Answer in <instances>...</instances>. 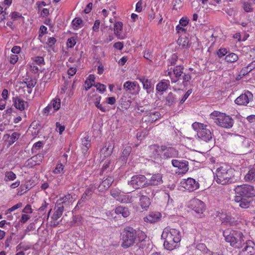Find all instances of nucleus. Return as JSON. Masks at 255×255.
<instances>
[{
  "label": "nucleus",
  "mask_w": 255,
  "mask_h": 255,
  "mask_svg": "<svg viewBox=\"0 0 255 255\" xmlns=\"http://www.w3.org/2000/svg\"><path fill=\"white\" fill-rule=\"evenodd\" d=\"M235 201L239 203V206L242 208H247L250 206V202L245 198L241 197L240 196H236Z\"/></svg>",
  "instance_id": "obj_28"
},
{
  "label": "nucleus",
  "mask_w": 255,
  "mask_h": 255,
  "mask_svg": "<svg viewBox=\"0 0 255 255\" xmlns=\"http://www.w3.org/2000/svg\"><path fill=\"white\" fill-rule=\"evenodd\" d=\"M192 89H189L186 93L184 94L183 97H182V99L180 101V103L183 104L186 100L188 98V97L189 96V95L192 93Z\"/></svg>",
  "instance_id": "obj_56"
},
{
  "label": "nucleus",
  "mask_w": 255,
  "mask_h": 255,
  "mask_svg": "<svg viewBox=\"0 0 255 255\" xmlns=\"http://www.w3.org/2000/svg\"><path fill=\"white\" fill-rule=\"evenodd\" d=\"M75 195H72L70 194H68L58 200L57 202L56 205L59 206H67L74 202L75 201Z\"/></svg>",
  "instance_id": "obj_18"
},
{
  "label": "nucleus",
  "mask_w": 255,
  "mask_h": 255,
  "mask_svg": "<svg viewBox=\"0 0 255 255\" xmlns=\"http://www.w3.org/2000/svg\"><path fill=\"white\" fill-rule=\"evenodd\" d=\"M114 181V178L113 176H108L106 179H103L97 188L99 192H104L110 187Z\"/></svg>",
  "instance_id": "obj_19"
},
{
  "label": "nucleus",
  "mask_w": 255,
  "mask_h": 255,
  "mask_svg": "<svg viewBox=\"0 0 255 255\" xmlns=\"http://www.w3.org/2000/svg\"><path fill=\"white\" fill-rule=\"evenodd\" d=\"M131 151V148L130 146H127L125 148L122 152V155L121 157L122 161L126 162L128 157L129 156Z\"/></svg>",
  "instance_id": "obj_39"
},
{
  "label": "nucleus",
  "mask_w": 255,
  "mask_h": 255,
  "mask_svg": "<svg viewBox=\"0 0 255 255\" xmlns=\"http://www.w3.org/2000/svg\"><path fill=\"white\" fill-rule=\"evenodd\" d=\"M253 94L247 90L245 93L241 94L235 101L236 104L242 106H247L250 102L253 101Z\"/></svg>",
  "instance_id": "obj_10"
},
{
  "label": "nucleus",
  "mask_w": 255,
  "mask_h": 255,
  "mask_svg": "<svg viewBox=\"0 0 255 255\" xmlns=\"http://www.w3.org/2000/svg\"><path fill=\"white\" fill-rule=\"evenodd\" d=\"M94 86L97 88L98 90L100 92H104L106 90V87L105 85L97 83L94 85Z\"/></svg>",
  "instance_id": "obj_54"
},
{
  "label": "nucleus",
  "mask_w": 255,
  "mask_h": 255,
  "mask_svg": "<svg viewBox=\"0 0 255 255\" xmlns=\"http://www.w3.org/2000/svg\"><path fill=\"white\" fill-rule=\"evenodd\" d=\"M36 83V82L32 79H25V81L22 82L21 84L23 88L26 87L28 89H31L35 86Z\"/></svg>",
  "instance_id": "obj_34"
},
{
  "label": "nucleus",
  "mask_w": 255,
  "mask_h": 255,
  "mask_svg": "<svg viewBox=\"0 0 255 255\" xmlns=\"http://www.w3.org/2000/svg\"><path fill=\"white\" fill-rule=\"evenodd\" d=\"M172 165L174 167L178 168L181 170L182 173H186L188 169V162L183 159H173L171 161Z\"/></svg>",
  "instance_id": "obj_15"
},
{
  "label": "nucleus",
  "mask_w": 255,
  "mask_h": 255,
  "mask_svg": "<svg viewBox=\"0 0 255 255\" xmlns=\"http://www.w3.org/2000/svg\"><path fill=\"white\" fill-rule=\"evenodd\" d=\"M113 149V147L112 146L109 145L108 147H107V146L106 145L105 147L102 149V151L104 152L107 151V155H110L112 153Z\"/></svg>",
  "instance_id": "obj_58"
},
{
  "label": "nucleus",
  "mask_w": 255,
  "mask_h": 255,
  "mask_svg": "<svg viewBox=\"0 0 255 255\" xmlns=\"http://www.w3.org/2000/svg\"><path fill=\"white\" fill-rule=\"evenodd\" d=\"M162 178V175L159 173L152 175L150 178H146V187L161 185L163 182Z\"/></svg>",
  "instance_id": "obj_16"
},
{
  "label": "nucleus",
  "mask_w": 255,
  "mask_h": 255,
  "mask_svg": "<svg viewBox=\"0 0 255 255\" xmlns=\"http://www.w3.org/2000/svg\"><path fill=\"white\" fill-rule=\"evenodd\" d=\"M228 53V51L227 49L224 48H221L217 51V54L220 58L227 55Z\"/></svg>",
  "instance_id": "obj_47"
},
{
  "label": "nucleus",
  "mask_w": 255,
  "mask_h": 255,
  "mask_svg": "<svg viewBox=\"0 0 255 255\" xmlns=\"http://www.w3.org/2000/svg\"><path fill=\"white\" fill-rule=\"evenodd\" d=\"M236 196L243 198H252L255 196V189L254 186L248 184L238 185L234 189Z\"/></svg>",
  "instance_id": "obj_8"
},
{
  "label": "nucleus",
  "mask_w": 255,
  "mask_h": 255,
  "mask_svg": "<svg viewBox=\"0 0 255 255\" xmlns=\"http://www.w3.org/2000/svg\"><path fill=\"white\" fill-rule=\"evenodd\" d=\"M115 213L118 215H122L124 217L126 218L129 215L130 212L127 207L119 206L115 209Z\"/></svg>",
  "instance_id": "obj_30"
},
{
  "label": "nucleus",
  "mask_w": 255,
  "mask_h": 255,
  "mask_svg": "<svg viewBox=\"0 0 255 255\" xmlns=\"http://www.w3.org/2000/svg\"><path fill=\"white\" fill-rule=\"evenodd\" d=\"M82 21L83 20L81 18L76 17L73 20L72 23L73 26L78 27L82 23Z\"/></svg>",
  "instance_id": "obj_55"
},
{
  "label": "nucleus",
  "mask_w": 255,
  "mask_h": 255,
  "mask_svg": "<svg viewBox=\"0 0 255 255\" xmlns=\"http://www.w3.org/2000/svg\"><path fill=\"white\" fill-rule=\"evenodd\" d=\"M43 142L39 141L34 144L32 148V150L33 151H36L37 150L39 149L43 146Z\"/></svg>",
  "instance_id": "obj_52"
},
{
  "label": "nucleus",
  "mask_w": 255,
  "mask_h": 255,
  "mask_svg": "<svg viewBox=\"0 0 255 255\" xmlns=\"http://www.w3.org/2000/svg\"><path fill=\"white\" fill-rule=\"evenodd\" d=\"M111 161L110 160H106L103 165L100 174L104 175L107 173L109 171H111L112 166L110 167Z\"/></svg>",
  "instance_id": "obj_38"
},
{
  "label": "nucleus",
  "mask_w": 255,
  "mask_h": 255,
  "mask_svg": "<svg viewBox=\"0 0 255 255\" xmlns=\"http://www.w3.org/2000/svg\"><path fill=\"white\" fill-rule=\"evenodd\" d=\"M161 217V214L159 212H151L147 217V221L151 223L157 221Z\"/></svg>",
  "instance_id": "obj_29"
},
{
  "label": "nucleus",
  "mask_w": 255,
  "mask_h": 255,
  "mask_svg": "<svg viewBox=\"0 0 255 255\" xmlns=\"http://www.w3.org/2000/svg\"><path fill=\"white\" fill-rule=\"evenodd\" d=\"M178 44L181 45L183 47H186L188 46V41L186 38H181L178 39L177 41Z\"/></svg>",
  "instance_id": "obj_49"
},
{
  "label": "nucleus",
  "mask_w": 255,
  "mask_h": 255,
  "mask_svg": "<svg viewBox=\"0 0 255 255\" xmlns=\"http://www.w3.org/2000/svg\"><path fill=\"white\" fill-rule=\"evenodd\" d=\"M143 56L145 59L149 60L150 61H152L153 56L149 50L147 49L145 50Z\"/></svg>",
  "instance_id": "obj_53"
},
{
  "label": "nucleus",
  "mask_w": 255,
  "mask_h": 255,
  "mask_svg": "<svg viewBox=\"0 0 255 255\" xmlns=\"http://www.w3.org/2000/svg\"><path fill=\"white\" fill-rule=\"evenodd\" d=\"M123 24L122 22H117L114 24V33L118 38H122L120 36L123 29Z\"/></svg>",
  "instance_id": "obj_31"
},
{
  "label": "nucleus",
  "mask_w": 255,
  "mask_h": 255,
  "mask_svg": "<svg viewBox=\"0 0 255 255\" xmlns=\"http://www.w3.org/2000/svg\"><path fill=\"white\" fill-rule=\"evenodd\" d=\"M149 114L147 120L151 123L157 121L161 116L160 113H149Z\"/></svg>",
  "instance_id": "obj_42"
},
{
  "label": "nucleus",
  "mask_w": 255,
  "mask_h": 255,
  "mask_svg": "<svg viewBox=\"0 0 255 255\" xmlns=\"http://www.w3.org/2000/svg\"><path fill=\"white\" fill-rule=\"evenodd\" d=\"M234 170L229 165L224 164L216 169L214 179L221 185L229 184L233 182Z\"/></svg>",
  "instance_id": "obj_3"
},
{
  "label": "nucleus",
  "mask_w": 255,
  "mask_h": 255,
  "mask_svg": "<svg viewBox=\"0 0 255 255\" xmlns=\"http://www.w3.org/2000/svg\"><path fill=\"white\" fill-rule=\"evenodd\" d=\"M55 209L56 211L51 217L53 226L54 227L57 226L59 224V222L58 220L62 215L64 211V206H59L56 205Z\"/></svg>",
  "instance_id": "obj_20"
},
{
  "label": "nucleus",
  "mask_w": 255,
  "mask_h": 255,
  "mask_svg": "<svg viewBox=\"0 0 255 255\" xmlns=\"http://www.w3.org/2000/svg\"><path fill=\"white\" fill-rule=\"evenodd\" d=\"M176 102V99L172 92H170L166 97V105L171 106Z\"/></svg>",
  "instance_id": "obj_33"
},
{
  "label": "nucleus",
  "mask_w": 255,
  "mask_h": 255,
  "mask_svg": "<svg viewBox=\"0 0 255 255\" xmlns=\"http://www.w3.org/2000/svg\"><path fill=\"white\" fill-rule=\"evenodd\" d=\"M100 20H96L95 21V23H94V26H93V30L95 31V32H97L99 31V26H100Z\"/></svg>",
  "instance_id": "obj_63"
},
{
  "label": "nucleus",
  "mask_w": 255,
  "mask_h": 255,
  "mask_svg": "<svg viewBox=\"0 0 255 255\" xmlns=\"http://www.w3.org/2000/svg\"><path fill=\"white\" fill-rule=\"evenodd\" d=\"M54 111L58 110L60 108L61 102L60 99L56 98L53 99L50 103Z\"/></svg>",
  "instance_id": "obj_45"
},
{
  "label": "nucleus",
  "mask_w": 255,
  "mask_h": 255,
  "mask_svg": "<svg viewBox=\"0 0 255 255\" xmlns=\"http://www.w3.org/2000/svg\"><path fill=\"white\" fill-rule=\"evenodd\" d=\"M121 247L128 249L132 247L139 240L136 230L132 227H125L121 233Z\"/></svg>",
  "instance_id": "obj_2"
},
{
  "label": "nucleus",
  "mask_w": 255,
  "mask_h": 255,
  "mask_svg": "<svg viewBox=\"0 0 255 255\" xmlns=\"http://www.w3.org/2000/svg\"><path fill=\"white\" fill-rule=\"evenodd\" d=\"M182 186L189 191H193L199 187V183L192 178L184 179L181 182Z\"/></svg>",
  "instance_id": "obj_12"
},
{
  "label": "nucleus",
  "mask_w": 255,
  "mask_h": 255,
  "mask_svg": "<svg viewBox=\"0 0 255 255\" xmlns=\"http://www.w3.org/2000/svg\"><path fill=\"white\" fill-rule=\"evenodd\" d=\"M254 251V247L252 245L248 244V243H246V246L242 250L241 253L243 254V255H252Z\"/></svg>",
  "instance_id": "obj_32"
},
{
  "label": "nucleus",
  "mask_w": 255,
  "mask_h": 255,
  "mask_svg": "<svg viewBox=\"0 0 255 255\" xmlns=\"http://www.w3.org/2000/svg\"><path fill=\"white\" fill-rule=\"evenodd\" d=\"M211 116H215L214 122L222 128H229L233 126V119L225 113H212Z\"/></svg>",
  "instance_id": "obj_6"
},
{
  "label": "nucleus",
  "mask_w": 255,
  "mask_h": 255,
  "mask_svg": "<svg viewBox=\"0 0 255 255\" xmlns=\"http://www.w3.org/2000/svg\"><path fill=\"white\" fill-rule=\"evenodd\" d=\"M161 238L164 240V248L167 250L171 251L178 247L181 236L178 230L167 227L164 229Z\"/></svg>",
  "instance_id": "obj_1"
},
{
  "label": "nucleus",
  "mask_w": 255,
  "mask_h": 255,
  "mask_svg": "<svg viewBox=\"0 0 255 255\" xmlns=\"http://www.w3.org/2000/svg\"><path fill=\"white\" fill-rule=\"evenodd\" d=\"M82 144L83 145L82 149L83 151H87L91 146L90 140L89 139V137H85L82 139Z\"/></svg>",
  "instance_id": "obj_41"
},
{
  "label": "nucleus",
  "mask_w": 255,
  "mask_h": 255,
  "mask_svg": "<svg viewBox=\"0 0 255 255\" xmlns=\"http://www.w3.org/2000/svg\"><path fill=\"white\" fill-rule=\"evenodd\" d=\"M235 141L236 143L237 148L240 154H246L251 151V144L252 141L245 136L236 135L235 137Z\"/></svg>",
  "instance_id": "obj_7"
},
{
  "label": "nucleus",
  "mask_w": 255,
  "mask_h": 255,
  "mask_svg": "<svg viewBox=\"0 0 255 255\" xmlns=\"http://www.w3.org/2000/svg\"><path fill=\"white\" fill-rule=\"evenodd\" d=\"M128 185L134 189L146 187V177L141 174L133 176L130 181H128Z\"/></svg>",
  "instance_id": "obj_9"
},
{
  "label": "nucleus",
  "mask_w": 255,
  "mask_h": 255,
  "mask_svg": "<svg viewBox=\"0 0 255 255\" xmlns=\"http://www.w3.org/2000/svg\"><path fill=\"white\" fill-rule=\"evenodd\" d=\"M111 195L116 200L124 203H130L132 201V197L129 195H124L117 190L111 191Z\"/></svg>",
  "instance_id": "obj_13"
},
{
  "label": "nucleus",
  "mask_w": 255,
  "mask_h": 255,
  "mask_svg": "<svg viewBox=\"0 0 255 255\" xmlns=\"http://www.w3.org/2000/svg\"><path fill=\"white\" fill-rule=\"evenodd\" d=\"M18 59L17 55L11 54L10 56L9 62L12 64H14L17 62Z\"/></svg>",
  "instance_id": "obj_59"
},
{
  "label": "nucleus",
  "mask_w": 255,
  "mask_h": 255,
  "mask_svg": "<svg viewBox=\"0 0 255 255\" xmlns=\"http://www.w3.org/2000/svg\"><path fill=\"white\" fill-rule=\"evenodd\" d=\"M136 84L135 82H132L128 81L125 82L124 84V88L127 91H135Z\"/></svg>",
  "instance_id": "obj_36"
},
{
  "label": "nucleus",
  "mask_w": 255,
  "mask_h": 255,
  "mask_svg": "<svg viewBox=\"0 0 255 255\" xmlns=\"http://www.w3.org/2000/svg\"><path fill=\"white\" fill-rule=\"evenodd\" d=\"M225 241L236 249H241L245 244L244 235L240 231L227 229L223 232Z\"/></svg>",
  "instance_id": "obj_4"
},
{
  "label": "nucleus",
  "mask_w": 255,
  "mask_h": 255,
  "mask_svg": "<svg viewBox=\"0 0 255 255\" xmlns=\"http://www.w3.org/2000/svg\"><path fill=\"white\" fill-rule=\"evenodd\" d=\"M137 79L142 84L143 88L147 90L148 93H149L152 87L151 81L144 76H141Z\"/></svg>",
  "instance_id": "obj_27"
},
{
  "label": "nucleus",
  "mask_w": 255,
  "mask_h": 255,
  "mask_svg": "<svg viewBox=\"0 0 255 255\" xmlns=\"http://www.w3.org/2000/svg\"><path fill=\"white\" fill-rule=\"evenodd\" d=\"M138 196L140 197L139 201L140 205L143 209L147 210L150 204V199L146 196L140 195V193H138Z\"/></svg>",
  "instance_id": "obj_26"
},
{
  "label": "nucleus",
  "mask_w": 255,
  "mask_h": 255,
  "mask_svg": "<svg viewBox=\"0 0 255 255\" xmlns=\"http://www.w3.org/2000/svg\"><path fill=\"white\" fill-rule=\"evenodd\" d=\"M255 68V61L250 63L247 66L245 67L246 70H249L248 71H252Z\"/></svg>",
  "instance_id": "obj_64"
},
{
  "label": "nucleus",
  "mask_w": 255,
  "mask_h": 255,
  "mask_svg": "<svg viewBox=\"0 0 255 255\" xmlns=\"http://www.w3.org/2000/svg\"><path fill=\"white\" fill-rule=\"evenodd\" d=\"M13 105L16 109L22 111L27 110L28 107V103L22 99L16 97L13 98Z\"/></svg>",
  "instance_id": "obj_21"
},
{
  "label": "nucleus",
  "mask_w": 255,
  "mask_h": 255,
  "mask_svg": "<svg viewBox=\"0 0 255 255\" xmlns=\"http://www.w3.org/2000/svg\"><path fill=\"white\" fill-rule=\"evenodd\" d=\"M20 135V134L18 132H13L11 134H4L2 139L4 143L9 147L13 143H14L16 140L18 139Z\"/></svg>",
  "instance_id": "obj_14"
},
{
  "label": "nucleus",
  "mask_w": 255,
  "mask_h": 255,
  "mask_svg": "<svg viewBox=\"0 0 255 255\" xmlns=\"http://www.w3.org/2000/svg\"><path fill=\"white\" fill-rule=\"evenodd\" d=\"M56 129L59 131L60 134H62L65 129L64 126L61 125L59 122L56 123Z\"/></svg>",
  "instance_id": "obj_60"
},
{
  "label": "nucleus",
  "mask_w": 255,
  "mask_h": 255,
  "mask_svg": "<svg viewBox=\"0 0 255 255\" xmlns=\"http://www.w3.org/2000/svg\"><path fill=\"white\" fill-rule=\"evenodd\" d=\"M191 79V76L189 73H184V75L182 76L183 82L182 84L184 86H187V82H189Z\"/></svg>",
  "instance_id": "obj_46"
},
{
  "label": "nucleus",
  "mask_w": 255,
  "mask_h": 255,
  "mask_svg": "<svg viewBox=\"0 0 255 255\" xmlns=\"http://www.w3.org/2000/svg\"><path fill=\"white\" fill-rule=\"evenodd\" d=\"M189 22V20L187 19V17H182L180 19L179 21V23L182 26H186Z\"/></svg>",
  "instance_id": "obj_62"
},
{
  "label": "nucleus",
  "mask_w": 255,
  "mask_h": 255,
  "mask_svg": "<svg viewBox=\"0 0 255 255\" xmlns=\"http://www.w3.org/2000/svg\"><path fill=\"white\" fill-rule=\"evenodd\" d=\"M96 188L97 186L95 184L90 185L83 194L81 197L82 201H85L86 200L90 199Z\"/></svg>",
  "instance_id": "obj_24"
},
{
  "label": "nucleus",
  "mask_w": 255,
  "mask_h": 255,
  "mask_svg": "<svg viewBox=\"0 0 255 255\" xmlns=\"http://www.w3.org/2000/svg\"><path fill=\"white\" fill-rule=\"evenodd\" d=\"M63 167L64 166L61 163L57 164L54 172L57 174L60 173L63 171Z\"/></svg>",
  "instance_id": "obj_57"
},
{
  "label": "nucleus",
  "mask_w": 255,
  "mask_h": 255,
  "mask_svg": "<svg viewBox=\"0 0 255 255\" xmlns=\"http://www.w3.org/2000/svg\"><path fill=\"white\" fill-rule=\"evenodd\" d=\"M222 223L230 226L236 224V221L235 218L230 214H225L220 217Z\"/></svg>",
  "instance_id": "obj_25"
},
{
  "label": "nucleus",
  "mask_w": 255,
  "mask_h": 255,
  "mask_svg": "<svg viewBox=\"0 0 255 255\" xmlns=\"http://www.w3.org/2000/svg\"><path fill=\"white\" fill-rule=\"evenodd\" d=\"M22 212L25 214H31L32 213V209H31V205L28 204L23 209Z\"/></svg>",
  "instance_id": "obj_61"
},
{
  "label": "nucleus",
  "mask_w": 255,
  "mask_h": 255,
  "mask_svg": "<svg viewBox=\"0 0 255 255\" xmlns=\"http://www.w3.org/2000/svg\"><path fill=\"white\" fill-rule=\"evenodd\" d=\"M244 180L247 182H255V163L249 167L248 172L245 175Z\"/></svg>",
  "instance_id": "obj_22"
},
{
  "label": "nucleus",
  "mask_w": 255,
  "mask_h": 255,
  "mask_svg": "<svg viewBox=\"0 0 255 255\" xmlns=\"http://www.w3.org/2000/svg\"><path fill=\"white\" fill-rule=\"evenodd\" d=\"M92 76L93 77V79H87L85 82V88L86 91H88V90H89L91 88V87L93 85V83L95 81H94V80H95L94 76L93 75H89V77H91Z\"/></svg>",
  "instance_id": "obj_44"
},
{
  "label": "nucleus",
  "mask_w": 255,
  "mask_h": 255,
  "mask_svg": "<svg viewBox=\"0 0 255 255\" xmlns=\"http://www.w3.org/2000/svg\"><path fill=\"white\" fill-rule=\"evenodd\" d=\"M16 178V175L12 171H6L5 173V177L4 178V180L5 182H7L8 181H13L15 180Z\"/></svg>",
  "instance_id": "obj_40"
},
{
  "label": "nucleus",
  "mask_w": 255,
  "mask_h": 255,
  "mask_svg": "<svg viewBox=\"0 0 255 255\" xmlns=\"http://www.w3.org/2000/svg\"><path fill=\"white\" fill-rule=\"evenodd\" d=\"M76 38L71 37L68 39L67 42V46L68 48H73L76 44Z\"/></svg>",
  "instance_id": "obj_48"
},
{
  "label": "nucleus",
  "mask_w": 255,
  "mask_h": 255,
  "mask_svg": "<svg viewBox=\"0 0 255 255\" xmlns=\"http://www.w3.org/2000/svg\"><path fill=\"white\" fill-rule=\"evenodd\" d=\"M174 4L173 6V9L177 10L180 9L182 6V1L181 0H174Z\"/></svg>",
  "instance_id": "obj_51"
},
{
  "label": "nucleus",
  "mask_w": 255,
  "mask_h": 255,
  "mask_svg": "<svg viewBox=\"0 0 255 255\" xmlns=\"http://www.w3.org/2000/svg\"><path fill=\"white\" fill-rule=\"evenodd\" d=\"M22 206V203L21 202H19L16 205H14L10 208L8 209L6 211V214H8L9 213H10L11 212L14 211V210L21 208Z\"/></svg>",
  "instance_id": "obj_50"
},
{
  "label": "nucleus",
  "mask_w": 255,
  "mask_h": 255,
  "mask_svg": "<svg viewBox=\"0 0 255 255\" xmlns=\"http://www.w3.org/2000/svg\"><path fill=\"white\" fill-rule=\"evenodd\" d=\"M184 68L182 65H177L174 67L173 69V74L174 75V78H171L172 83H176L178 81L179 78L184 74L183 70Z\"/></svg>",
  "instance_id": "obj_23"
},
{
  "label": "nucleus",
  "mask_w": 255,
  "mask_h": 255,
  "mask_svg": "<svg viewBox=\"0 0 255 255\" xmlns=\"http://www.w3.org/2000/svg\"><path fill=\"white\" fill-rule=\"evenodd\" d=\"M192 128L197 131V134L200 139L208 142L212 139V133L207 128V126L198 122H194L192 125Z\"/></svg>",
  "instance_id": "obj_5"
},
{
  "label": "nucleus",
  "mask_w": 255,
  "mask_h": 255,
  "mask_svg": "<svg viewBox=\"0 0 255 255\" xmlns=\"http://www.w3.org/2000/svg\"><path fill=\"white\" fill-rule=\"evenodd\" d=\"M169 86V81L163 82L161 81L158 83L156 86V90L160 92H163L167 90Z\"/></svg>",
  "instance_id": "obj_37"
},
{
  "label": "nucleus",
  "mask_w": 255,
  "mask_h": 255,
  "mask_svg": "<svg viewBox=\"0 0 255 255\" xmlns=\"http://www.w3.org/2000/svg\"><path fill=\"white\" fill-rule=\"evenodd\" d=\"M243 8L246 12H251L254 11L252 3L249 1H244L243 3Z\"/></svg>",
  "instance_id": "obj_43"
},
{
  "label": "nucleus",
  "mask_w": 255,
  "mask_h": 255,
  "mask_svg": "<svg viewBox=\"0 0 255 255\" xmlns=\"http://www.w3.org/2000/svg\"><path fill=\"white\" fill-rule=\"evenodd\" d=\"M160 149L161 151L164 152L163 156L164 158H173L178 154V151L173 147H167L165 145H162Z\"/></svg>",
  "instance_id": "obj_17"
},
{
  "label": "nucleus",
  "mask_w": 255,
  "mask_h": 255,
  "mask_svg": "<svg viewBox=\"0 0 255 255\" xmlns=\"http://www.w3.org/2000/svg\"><path fill=\"white\" fill-rule=\"evenodd\" d=\"M238 58V56L236 54L230 53L226 56L225 60L228 63H233L237 61Z\"/></svg>",
  "instance_id": "obj_35"
},
{
  "label": "nucleus",
  "mask_w": 255,
  "mask_h": 255,
  "mask_svg": "<svg viewBox=\"0 0 255 255\" xmlns=\"http://www.w3.org/2000/svg\"><path fill=\"white\" fill-rule=\"evenodd\" d=\"M189 206L197 214H202L205 210L204 202L196 198L190 201Z\"/></svg>",
  "instance_id": "obj_11"
}]
</instances>
